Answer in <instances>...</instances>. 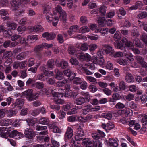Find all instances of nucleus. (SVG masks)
Instances as JSON below:
<instances>
[{
	"mask_svg": "<svg viewBox=\"0 0 147 147\" xmlns=\"http://www.w3.org/2000/svg\"><path fill=\"white\" fill-rule=\"evenodd\" d=\"M43 46L42 44L36 46L34 48V51L35 53L39 52L42 50Z\"/></svg>",
	"mask_w": 147,
	"mask_h": 147,
	"instance_id": "34",
	"label": "nucleus"
},
{
	"mask_svg": "<svg viewBox=\"0 0 147 147\" xmlns=\"http://www.w3.org/2000/svg\"><path fill=\"white\" fill-rule=\"evenodd\" d=\"M34 85L38 89H41L44 86L43 83L41 82H36Z\"/></svg>",
	"mask_w": 147,
	"mask_h": 147,
	"instance_id": "35",
	"label": "nucleus"
},
{
	"mask_svg": "<svg viewBox=\"0 0 147 147\" xmlns=\"http://www.w3.org/2000/svg\"><path fill=\"white\" fill-rule=\"evenodd\" d=\"M136 61L142 67H146L147 65V63L144 61V59L141 56L136 55L135 57Z\"/></svg>",
	"mask_w": 147,
	"mask_h": 147,
	"instance_id": "7",
	"label": "nucleus"
},
{
	"mask_svg": "<svg viewBox=\"0 0 147 147\" xmlns=\"http://www.w3.org/2000/svg\"><path fill=\"white\" fill-rule=\"evenodd\" d=\"M105 17H100L98 20V24L101 26H103L105 24Z\"/></svg>",
	"mask_w": 147,
	"mask_h": 147,
	"instance_id": "40",
	"label": "nucleus"
},
{
	"mask_svg": "<svg viewBox=\"0 0 147 147\" xmlns=\"http://www.w3.org/2000/svg\"><path fill=\"white\" fill-rule=\"evenodd\" d=\"M24 100L22 99L18 98L16 99V102L15 103V106H17V107H19L20 109L24 104Z\"/></svg>",
	"mask_w": 147,
	"mask_h": 147,
	"instance_id": "18",
	"label": "nucleus"
},
{
	"mask_svg": "<svg viewBox=\"0 0 147 147\" xmlns=\"http://www.w3.org/2000/svg\"><path fill=\"white\" fill-rule=\"evenodd\" d=\"M7 132L9 134L8 136L11 138L15 137L18 134V131L16 130H14L11 131V130H7Z\"/></svg>",
	"mask_w": 147,
	"mask_h": 147,
	"instance_id": "25",
	"label": "nucleus"
},
{
	"mask_svg": "<svg viewBox=\"0 0 147 147\" xmlns=\"http://www.w3.org/2000/svg\"><path fill=\"white\" fill-rule=\"evenodd\" d=\"M80 94L81 95L85 97V99L88 102L90 100V95L88 92L82 91Z\"/></svg>",
	"mask_w": 147,
	"mask_h": 147,
	"instance_id": "28",
	"label": "nucleus"
},
{
	"mask_svg": "<svg viewBox=\"0 0 147 147\" xmlns=\"http://www.w3.org/2000/svg\"><path fill=\"white\" fill-rule=\"evenodd\" d=\"M47 65L49 68H53L54 66V59H51L48 60L47 62Z\"/></svg>",
	"mask_w": 147,
	"mask_h": 147,
	"instance_id": "33",
	"label": "nucleus"
},
{
	"mask_svg": "<svg viewBox=\"0 0 147 147\" xmlns=\"http://www.w3.org/2000/svg\"><path fill=\"white\" fill-rule=\"evenodd\" d=\"M28 52H23L20 53L16 56V59L18 60H22L25 58L27 55Z\"/></svg>",
	"mask_w": 147,
	"mask_h": 147,
	"instance_id": "14",
	"label": "nucleus"
},
{
	"mask_svg": "<svg viewBox=\"0 0 147 147\" xmlns=\"http://www.w3.org/2000/svg\"><path fill=\"white\" fill-rule=\"evenodd\" d=\"M25 29L26 28L24 26H21L17 28V30L19 34H22L25 31Z\"/></svg>",
	"mask_w": 147,
	"mask_h": 147,
	"instance_id": "56",
	"label": "nucleus"
},
{
	"mask_svg": "<svg viewBox=\"0 0 147 147\" xmlns=\"http://www.w3.org/2000/svg\"><path fill=\"white\" fill-rule=\"evenodd\" d=\"M22 96H25L28 100L31 101L35 99L34 95L33 93V90L32 89H28L27 90L25 91L22 93Z\"/></svg>",
	"mask_w": 147,
	"mask_h": 147,
	"instance_id": "2",
	"label": "nucleus"
},
{
	"mask_svg": "<svg viewBox=\"0 0 147 147\" xmlns=\"http://www.w3.org/2000/svg\"><path fill=\"white\" fill-rule=\"evenodd\" d=\"M38 122L41 124L47 125L49 122V120L45 117H42L39 119Z\"/></svg>",
	"mask_w": 147,
	"mask_h": 147,
	"instance_id": "27",
	"label": "nucleus"
},
{
	"mask_svg": "<svg viewBox=\"0 0 147 147\" xmlns=\"http://www.w3.org/2000/svg\"><path fill=\"white\" fill-rule=\"evenodd\" d=\"M102 115L103 118H106L108 120L111 119L112 117V115L110 113H102Z\"/></svg>",
	"mask_w": 147,
	"mask_h": 147,
	"instance_id": "57",
	"label": "nucleus"
},
{
	"mask_svg": "<svg viewBox=\"0 0 147 147\" xmlns=\"http://www.w3.org/2000/svg\"><path fill=\"white\" fill-rule=\"evenodd\" d=\"M62 98L60 96H58V97H56L54 98V100L55 103L57 104H63L64 101L61 98Z\"/></svg>",
	"mask_w": 147,
	"mask_h": 147,
	"instance_id": "24",
	"label": "nucleus"
},
{
	"mask_svg": "<svg viewBox=\"0 0 147 147\" xmlns=\"http://www.w3.org/2000/svg\"><path fill=\"white\" fill-rule=\"evenodd\" d=\"M106 69L109 70H112L113 68V66L112 63L110 62L107 63L105 66Z\"/></svg>",
	"mask_w": 147,
	"mask_h": 147,
	"instance_id": "58",
	"label": "nucleus"
},
{
	"mask_svg": "<svg viewBox=\"0 0 147 147\" xmlns=\"http://www.w3.org/2000/svg\"><path fill=\"white\" fill-rule=\"evenodd\" d=\"M0 15L1 18L4 20H7L10 19L8 13L6 9H2L0 10Z\"/></svg>",
	"mask_w": 147,
	"mask_h": 147,
	"instance_id": "9",
	"label": "nucleus"
},
{
	"mask_svg": "<svg viewBox=\"0 0 147 147\" xmlns=\"http://www.w3.org/2000/svg\"><path fill=\"white\" fill-rule=\"evenodd\" d=\"M12 123V121L11 119H2L0 121V123L1 126H7L11 125Z\"/></svg>",
	"mask_w": 147,
	"mask_h": 147,
	"instance_id": "12",
	"label": "nucleus"
},
{
	"mask_svg": "<svg viewBox=\"0 0 147 147\" xmlns=\"http://www.w3.org/2000/svg\"><path fill=\"white\" fill-rule=\"evenodd\" d=\"M93 143L92 144V146L93 147H102V143L99 140H94L93 141Z\"/></svg>",
	"mask_w": 147,
	"mask_h": 147,
	"instance_id": "41",
	"label": "nucleus"
},
{
	"mask_svg": "<svg viewBox=\"0 0 147 147\" xmlns=\"http://www.w3.org/2000/svg\"><path fill=\"white\" fill-rule=\"evenodd\" d=\"M73 83L76 84H79L82 82L81 78L79 77L74 78L73 79Z\"/></svg>",
	"mask_w": 147,
	"mask_h": 147,
	"instance_id": "55",
	"label": "nucleus"
},
{
	"mask_svg": "<svg viewBox=\"0 0 147 147\" xmlns=\"http://www.w3.org/2000/svg\"><path fill=\"white\" fill-rule=\"evenodd\" d=\"M121 111V113L124 114L126 116L128 117L130 115L131 113L130 110L129 109L119 111Z\"/></svg>",
	"mask_w": 147,
	"mask_h": 147,
	"instance_id": "59",
	"label": "nucleus"
},
{
	"mask_svg": "<svg viewBox=\"0 0 147 147\" xmlns=\"http://www.w3.org/2000/svg\"><path fill=\"white\" fill-rule=\"evenodd\" d=\"M141 40L145 43V45L147 46V34H142L141 36Z\"/></svg>",
	"mask_w": 147,
	"mask_h": 147,
	"instance_id": "64",
	"label": "nucleus"
},
{
	"mask_svg": "<svg viewBox=\"0 0 147 147\" xmlns=\"http://www.w3.org/2000/svg\"><path fill=\"white\" fill-rule=\"evenodd\" d=\"M50 7L49 6L46 5L43 8V14L45 15L50 13Z\"/></svg>",
	"mask_w": 147,
	"mask_h": 147,
	"instance_id": "37",
	"label": "nucleus"
},
{
	"mask_svg": "<svg viewBox=\"0 0 147 147\" xmlns=\"http://www.w3.org/2000/svg\"><path fill=\"white\" fill-rule=\"evenodd\" d=\"M13 54L11 51H6L4 53L2 58L3 59H6L7 58H9Z\"/></svg>",
	"mask_w": 147,
	"mask_h": 147,
	"instance_id": "32",
	"label": "nucleus"
},
{
	"mask_svg": "<svg viewBox=\"0 0 147 147\" xmlns=\"http://www.w3.org/2000/svg\"><path fill=\"white\" fill-rule=\"evenodd\" d=\"M109 141L111 146H113L114 147H116L118 146V143L116 140L110 139Z\"/></svg>",
	"mask_w": 147,
	"mask_h": 147,
	"instance_id": "39",
	"label": "nucleus"
},
{
	"mask_svg": "<svg viewBox=\"0 0 147 147\" xmlns=\"http://www.w3.org/2000/svg\"><path fill=\"white\" fill-rule=\"evenodd\" d=\"M68 80L65 79H63L62 80H60L56 83L57 86L60 87L64 86L66 83L67 82Z\"/></svg>",
	"mask_w": 147,
	"mask_h": 147,
	"instance_id": "21",
	"label": "nucleus"
},
{
	"mask_svg": "<svg viewBox=\"0 0 147 147\" xmlns=\"http://www.w3.org/2000/svg\"><path fill=\"white\" fill-rule=\"evenodd\" d=\"M86 78L89 81L92 82L93 84H96L97 83L96 79L93 77L90 76H86Z\"/></svg>",
	"mask_w": 147,
	"mask_h": 147,
	"instance_id": "46",
	"label": "nucleus"
},
{
	"mask_svg": "<svg viewBox=\"0 0 147 147\" xmlns=\"http://www.w3.org/2000/svg\"><path fill=\"white\" fill-rule=\"evenodd\" d=\"M41 70L42 71L41 74H39L37 76V78L41 81H44L46 80L47 78L45 77L48 76L49 74L45 69V68L44 67H40Z\"/></svg>",
	"mask_w": 147,
	"mask_h": 147,
	"instance_id": "3",
	"label": "nucleus"
},
{
	"mask_svg": "<svg viewBox=\"0 0 147 147\" xmlns=\"http://www.w3.org/2000/svg\"><path fill=\"white\" fill-rule=\"evenodd\" d=\"M24 134L25 137L28 139H32L35 136L34 132L32 129L30 128L25 129Z\"/></svg>",
	"mask_w": 147,
	"mask_h": 147,
	"instance_id": "4",
	"label": "nucleus"
},
{
	"mask_svg": "<svg viewBox=\"0 0 147 147\" xmlns=\"http://www.w3.org/2000/svg\"><path fill=\"white\" fill-rule=\"evenodd\" d=\"M85 102L84 98L82 97H80L75 100L74 103L78 105H81L85 103Z\"/></svg>",
	"mask_w": 147,
	"mask_h": 147,
	"instance_id": "16",
	"label": "nucleus"
},
{
	"mask_svg": "<svg viewBox=\"0 0 147 147\" xmlns=\"http://www.w3.org/2000/svg\"><path fill=\"white\" fill-rule=\"evenodd\" d=\"M31 114L33 116H36L38 115L40 113V109H37L30 111Z\"/></svg>",
	"mask_w": 147,
	"mask_h": 147,
	"instance_id": "53",
	"label": "nucleus"
},
{
	"mask_svg": "<svg viewBox=\"0 0 147 147\" xmlns=\"http://www.w3.org/2000/svg\"><path fill=\"white\" fill-rule=\"evenodd\" d=\"M4 84L6 86V88L9 91H12L13 89V88L12 86L10 85V83L7 82L6 81L4 83Z\"/></svg>",
	"mask_w": 147,
	"mask_h": 147,
	"instance_id": "44",
	"label": "nucleus"
},
{
	"mask_svg": "<svg viewBox=\"0 0 147 147\" xmlns=\"http://www.w3.org/2000/svg\"><path fill=\"white\" fill-rule=\"evenodd\" d=\"M35 128L36 130L43 131L39 133V134L40 135H46L48 134V131L46 130L47 128V127L46 126H40V125H37L36 126Z\"/></svg>",
	"mask_w": 147,
	"mask_h": 147,
	"instance_id": "8",
	"label": "nucleus"
},
{
	"mask_svg": "<svg viewBox=\"0 0 147 147\" xmlns=\"http://www.w3.org/2000/svg\"><path fill=\"white\" fill-rule=\"evenodd\" d=\"M119 87L121 90H125L126 87L125 83L123 81L120 82L119 84Z\"/></svg>",
	"mask_w": 147,
	"mask_h": 147,
	"instance_id": "43",
	"label": "nucleus"
},
{
	"mask_svg": "<svg viewBox=\"0 0 147 147\" xmlns=\"http://www.w3.org/2000/svg\"><path fill=\"white\" fill-rule=\"evenodd\" d=\"M90 29L89 28L86 26H83L80 28L79 32L81 33H84L89 31Z\"/></svg>",
	"mask_w": 147,
	"mask_h": 147,
	"instance_id": "30",
	"label": "nucleus"
},
{
	"mask_svg": "<svg viewBox=\"0 0 147 147\" xmlns=\"http://www.w3.org/2000/svg\"><path fill=\"white\" fill-rule=\"evenodd\" d=\"M55 72L56 73V78L60 80L64 79L63 74L62 72L60 71L58 69L55 70Z\"/></svg>",
	"mask_w": 147,
	"mask_h": 147,
	"instance_id": "23",
	"label": "nucleus"
},
{
	"mask_svg": "<svg viewBox=\"0 0 147 147\" xmlns=\"http://www.w3.org/2000/svg\"><path fill=\"white\" fill-rule=\"evenodd\" d=\"M131 34L132 36L136 38L138 37L139 35V33L136 29H133L131 31Z\"/></svg>",
	"mask_w": 147,
	"mask_h": 147,
	"instance_id": "45",
	"label": "nucleus"
},
{
	"mask_svg": "<svg viewBox=\"0 0 147 147\" xmlns=\"http://www.w3.org/2000/svg\"><path fill=\"white\" fill-rule=\"evenodd\" d=\"M26 121L27 122L28 125L29 126H33L36 123V122L33 119L28 118L26 119Z\"/></svg>",
	"mask_w": 147,
	"mask_h": 147,
	"instance_id": "36",
	"label": "nucleus"
},
{
	"mask_svg": "<svg viewBox=\"0 0 147 147\" xmlns=\"http://www.w3.org/2000/svg\"><path fill=\"white\" fill-rule=\"evenodd\" d=\"M73 130L72 128L68 127L65 134V137L69 139L73 135Z\"/></svg>",
	"mask_w": 147,
	"mask_h": 147,
	"instance_id": "17",
	"label": "nucleus"
},
{
	"mask_svg": "<svg viewBox=\"0 0 147 147\" xmlns=\"http://www.w3.org/2000/svg\"><path fill=\"white\" fill-rule=\"evenodd\" d=\"M121 42L123 43L124 47H125L127 49H131L134 48L132 43L126 38H123L121 40Z\"/></svg>",
	"mask_w": 147,
	"mask_h": 147,
	"instance_id": "5",
	"label": "nucleus"
},
{
	"mask_svg": "<svg viewBox=\"0 0 147 147\" xmlns=\"http://www.w3.org/2000/svg\"><path fill=\"white\" fill-rule=\"evenodd\" d=\"M8 1L7 0H1L0 1V5L2 7H5L8 5Z\"/></svg>",
	"mask_w": 147,
	"mask_h": 147,
	"instance_id": "62",
	"label": "nucleus"
},
{
	"mask_svg": "<svg viewBox=\"0 0 147 147\" xmlns=\"http://www.w3.org/2000/svg\"><path fill=\"white\" fill-rule=\"evenodd\" d=\"M75 49L74 47L73 46H69L68 48V51L69 54L73 55L75 52Z\"/></svg>",
	"mask_w": 147,
	"mask_h": 147,
	"instance_id": "60",
	"label": "nucleus"
},
{
	"mask_svg": "<svg viewBox=\"0 0 147 147\" xmlns=\"http://www.w3.org/2000/svg\"><path fill=\"white\" fill-rule=\"evenodd\" d=\"M147 17V13L143 12L139 13L137 16V18L140 19H142Z\"/></svg>",
	"mask_w": 147,
	"mask_h": 147,
	"instance_id": "52",
	"label": "nucleus"
},
{
	"mask_svg": "<svg viewBox=\"0 0 147 147\" xmlns=\"http://www.w3.org/2000/svg\"><path fill=\"white\" fill-rule=\"evenodd\" d=\"M78 28V26L77 25L73 26H71L68 30V33L70 36L72 34L73 32H76Z\"/></svg>",
	"mask_w": 147,
	"mask_h": 147,
	"instance_id": "22",
	"label": "nucleus"
},
{
	"mask_svg": "<svg viewBox=\"0 0 147 147\" xmlns=\"http://www.w3.org/2000/svg\"><path fill=\"white\" fill-rule=\"evenodd\" d=\"M11 4L13 7V9L16 10L20 4V0H13L11 1Z\"/></svg>",
	"mask_w": 147,
	"mask_h": 147,
	"instance_id": "13",
	"label": "nucleus"
},
{
	"mask_svg": "<svg viewBox=\"0 0 147 147\" xmlns=\"http://www.w3.org/2000/svg\"><path fill=\"white\" fill-rule=\"evenodd\" d=\"M7 25L10 29L14 30L17 27V24L15 23H12L9 22H7Z\"/></svg>",
	"mask_w": 147,
	"mask_h": 147,
	"instance_id": "29",
	"label": "nucleus"
},
{
	"mask_svg": "<svg viewBox=\"0 0 147 147\" xmlns=\"http://www.w3.org/2000/svg\"><path fill=\"white\" fill-rule=\"evenodd\" d=\"M109 29L108 28H103L100 29V32L102 36H104L108 33Z\"/></svg>",
	"mask_w": 147,
	"mask_h": 147,
	"instance_id": "38",
	"label": "nucleus"
},
{
	"mask_svg": "<svg viewBox=\"0 0 147 147\" xmlns=\"http://www.w3.org/2000/svg\"><path fill=\"white\" fill-rule=\"evenodd\" d=\"M72 105L69 102L67 103L66 105L63 106V109L64 110L66 111L69 110L72 107Z\"/></svg>",
	"mask_w": 147,
	"mask_h": 147,
	"instance_id": "48",
	"label": "nucleus"
},
{
	"mask_svg": "<svg viewBox=\"0 0 147 147\" xmlns=\"http://www.w3.org/2000/svg\"><path fill=\"white\" fill-rule=\"evenodd\" d=\"M44 28L40 25H36L33 28V30L36 32H40L43 31Z\"/></svg>",
	"mask_w": 147,
	"mask_h": 147,
	"instance_id": "26",
	"label": "nucleus"
},
{
	"mask_svg": "<svg viewBox=\"0 0 147 147\" xmlns=\"http://www.w3.org/2000/svg\"><path fill=\"white\" fill-rule=\"evenodd\" d=\"M88 88L90 92L92 93H94L97 90L96 86L92 84L90 85L89 86Z\"/></svg>",
	"mask_w": 147,
	"mask_h": 147,
	"instance_id": "51",
	"label": "nucleus"
},
{
	"mask_svg": "<svg viewBox=\"0 0 147 147\" xmlns=\"http://www.w3.org/2000/svg\"><path fill=\"white\" fill-rule=\"evenodd\" d=\"M7 113L8 116L11 117L14 115H15L17 113V112L16 111L13 110H11L7 111Z\"/></svg>",
	"mask_w": 147,
	"mask_h": 147,
	"instance_id": "54",
	"label": "nucleus"
},
{
	"mask_svg": "<svg viewBox=\"0 0 147 147\" xmlns=\"http://www.w3.org/2000/svg\"><path fill=\"white\" fill-rule=\"evenodd\" d=\"M43 37L46 38L48 40H51L53 39L56 37V35L54 33H49L48 32H45L42 34Z\"/></svg>",
	"mask_w": 147,
	"mask_h": 147,
	"instance_id": "11",
	"label": "nucleus"
},
{
	"mask_svg": "<svg viewBox=\"0 0 147 147\" xmlns=\"http://www.w3.org/2000/svg\"><path fill=\"white\" fill-rule=\"evenodd\" d=\"M102 91L106 95L109 96L112 93V91L108 88H105L102 89Z\"/></svg>",
	"mask_w": 147,
	"mask_h": 147,
	"instance_id": "63",
	"label": "nucleus"
},
{
	"mask_svg": "<svg viewBox=\"0 0 147 147\" xmlns=\"http://www.w3.org/2000/svg\"><path fill=\"white\" fill-rule=\"evenodd\" d=\"M68 66V64L67 62L66 61H64L62 59L61 63V67L62 69H65Z\"/></svg>",
	"mask_w": 147,
	"mask_h": 147,
	"instance_id": "49",
	"label": "nucleus"
},
{
	"mask_svg": "<svg viewBox=\"0 0 147 147\" xmlns=\"http://www.w3.org/2000/svg\"><path fill=\"white\" fill-rule=\"evenodd\" d=\"M126 81L128 82H133L134 81V79L132 74L129 73L127 72L125 76Z\"/></svg>",
	"mask_w": 147,
	"mask_h": 147,
	"instance_id": "15",
	"label": "nucleus"
},
{
	"mask_svg": "<svg viewBox=\"0 0 147 147\" xmlns=\"http://www.w3.org/2000/svg\"><path fill=\"white\" fill-rule=\"evenodd\" d=\"M59 18L60 20L65 22L66 19V13L65 11H61L59 13Z\"/></svg>",
	"mask_w": 147,
	"mask_h": 147,
	"instance_id": "20",
	"label": "nucleus"
},
{
	"mask_svg": "<svg viewBox=\"0 0 147 147\" xmlns=\"http://www.w3.org/2000/svg\"><path fill=\"white\" fill-rule=\"evenodd\" d=\"M75 140L76 141H79L80 142L82 141L81 144L82 145L91 144L92 141L88 139H86L84 135H76L75 137Z\"/></svg>",
	"mask_w": 147,
	"mask_h": 147,
	"instance_id": "1",
	"label": "nucleus"
},
{
	"mask_svg": "<svg viewBox=\"0 0 147 147\" xmlns=\"http://www.w3.org/2000/svg\"><path fill=\"white\" fill-rule=\"evenodd\" d=\"M71 144L72 147H79V146L78 145L79 142H76L73 138L71 140Z\"/></svg>",
	"mask_w": 147,
	"mask_h": 147,
	"instance_id": "61",
	"label": "nucleus"
},
{
	"mask_svg": "<svg viewBox=\"0 0 147 147\" xmlns=\"http://www.w3.org/2000/svg\"><path fill=\"white\" fill-rule=\"evenodd\" d=\"M91 110L90 106V105H86L82 109V114L83 115H86L88 112Z\"/></svg>",
	"mask_w": 147,
	"mask_h": 147,
	"instance_id": "31",
	"label": "nucleus"
},
{
	"mask_svg": "<svg viewBox=\"0 0 147 147\" xmlns=\"http://www.w3.org/2000/svg\"><path fill=\"white\" fill-rule=\"evenodd\" d=\"M102 48L104 49V50L106 54H109L111 56L113 55L114 51L111 46L106 44L102 45Z\"/></svg>",
	"mask_w": 147,
	"mask_h": 147,
	"instance_id": "6",
	"label": "nucleus"
},
{
	"mask_svg": "<svg viewBox=\"0 0 147 147\" xmlns=\"http://www.w3.org/2000/svg\"><path fill=\"white\" fill-rule=\"evenodd\" d=\"M84 126V125L83 124H81L80 125L78 126L77 129V132L76 135H84V131L81 127Z\"/></svg>",
	"mask_w": 147,
	"mask_h": 147,
	"instance_id": "19",
	"label": "nucleus"
},
{
	"mask_svg": "<svg viewBox=\"0 0 147 147\" xmlns=\"http://www.w3.org/2000/svg\"><path fill=\"white\" fill-rule=\"evenodd\" d=\"M121 34L120 32L118 30L116 31L114 35V38L116 40H118L120 39Z\"/></svg>",
	"mask_w": 147,
	"mask_h": 147,
	"instance_id": "47",
	"label": "nucleus"
},
{
	"mask_svg": "<svg viewBox=\"0 0 147 147\" xmlns=\"http://www.w3.org/2000/svg\"><path fill=\"white\" fill-rule=\"evenodd\" d=\"M121 44H120L119 42H115L114 43V45L115 47L116 48L121 49V50H123L124 48L123 45V43L121 42Z\"/></svg>",
	"mask_w": 147,
	"mask_h": 147,
	"instance_id": "50",
	"label": "nucleus"
},
{
	"mask_svg": "<svg viewBox=\"0 0 147 147\" xmlns=\"http://www.w3.org/2000/svg\"><path fill=\"white\" fill-rule=\"evenodd\" d=\"M107 7L105 6H102L99 8V11L102 16H104L105 14Z\"/></svg>",
	"mask_w": 147,
	"mask_h": 147,
	"instance_id": "42",
	"label": "nucleus"
},
{
	"mask_svg": "<svg viewBox=\"0 0 147 147\" xmlns=\"http://www.w3.org/2000/svg\"><path fill=\"white\" fill-rule=\"evenodd\" d=\"M47 90V89H46L45 90V93L46 95H48V94H47V92L48 91L49 93H51L52 94L54 97V98H55L56 97H58V96H60L61 97H63V96H65L64 94H63L62 93H59L58 92H56L55 91L56 90Z\"/></svg>",
	"mask_w": 147,
	"mask_h": 147,
	"instance_id": "10",
	"label": "nucleus"
}]
</instances>
